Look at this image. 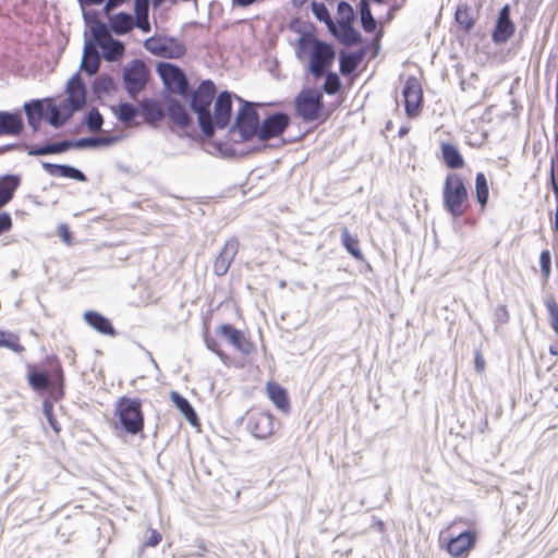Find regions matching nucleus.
<instances>
[{"label":"nucleus","mask_w":558,"mask_h":558,"mask_svg":"<svg viewBox=\"0 0 558 558\" xmlns=\"http://www.w3.org/2000/svg\"><path fill=\"white\" fill-rule=\"evenodd\" d=\"M290 124L286 112L269 113L262 122L257 138L262 142L280 136Z\"/></svg>","instance_id":"10"},{"label":"nucleus","mask_w":558,"mask_h":558,"mask_svg":"<svg viewBox=\"0 0 558 558\" xmlns=\"http://www.w3.org/2000/svg\"><path fill=\"white\" fill-rule=\"evenodd\" d=\"M45 106L47 108V122L56 129L64 125L75 112L72 111V107L65 100L57 106L52 99L45 98Z\"/></svg>","instance_id":"15"},{"label":"nucleus","mask_w":558,"mask_h":558,"mask_svg":"<svg viewBox=\"0 0 558 558\" xmlns=\"http://www.w3.org/2000/svg\"><path fill=\"white\" fill-rule=\"evenodd\" d=\"M88 51H83L80 71L85 72L88 76L97 73L100 64V57L87 58Z\"/></svg>","instance_id":"48"},{"label":"nucleus","mask_w":558,"mask_h":558,"mask_svg":"<svg viewBox=\"0 0 558 558\" xmlns=\"http://www.w3.org/2000/svg\"><path fill=\"white\" fill-rule=\"evenodd\" d=\"M85 124L90 132H97L102 128L104 117L96 107L88 110L85 117Z\"/></svg>","instance_id":"47"},{"label":"nucleus","mask_w":558,"mask_h":558,"mask_svg":"<svg viewBox=\"0 0 558 558\" xmlns=\"http://www.w3.org/2000/svg\"><path fill=\"white\" fill-rule=\"evenodd\" d=\"M160 58L179 59L186 53V47L177 37L163 36Z\"/></svg>","instance_id":"32"},{"label":"nucleus","mask_w":558,"mask_h":558,"mask_svg":"<svg viewBox=\"0 0 558 558\" xmlns=\"http://www.w3.org/2000/svg\"><path fill=\"white\" fill-rule=\"evenodd\" d=\"M323 76L325 77V82L322 86L323 93L330 96L336 95L342 87V82L339 75L330 69L324 73Z\"/></svg>","instance_id":"44"},{"label":"nucleus","mask_w":558,"mask_h":558,"mask_svg":"<svg viewBox=\"0 0 558 558\" xmlns=\"http://www.w3.org/2000/svg\"><path fill=\"white\" fill-rule=\"evenodd\" d=\"M365 48L353 52L341 51L339 54V71L343 76L351 75L365 57Z\"/></svg>","instance_id":"28"},{"label":"nucleus","mask_w":558,"mask_h":558,"mask_svg":"<svg viewBox=\"0 0 558 558\" xmlns=\"http://www.w3.org/2000/svg\"><path fill=\"white\" fill-rule=\"evenodd\" d=\"M66 99L68 104L72 107V111H80L86 106L87 87L80 72H76L66 83Z\"/></svg>","instance_id":"12"},{"label":"nucleus","mask_w":558,"mask_h":558,"mask_svg":"<svg viewBox=\"0 0 558 558\" xmlns=\"http://www.w3.org/2000/svg\"><path fill=\"white\" fill-rule=\"evenodd\" d=\"M23 110L27 118V123L34 132L39 130L43 120L47 121L45 99H32L26 101L23 106Z\"/></svg>","instance_id":"21"},{"label":"nucleus","mask_w":558,"mask_h":558,"mask_svg":"<svg viewBox=\"0 0 558 558\" xmlns=\"http://www.w3.org/2000/svg\"><path fill=\"white\" fill-rule=\"evenodd\" d=\"M545 305L549 314L550 327L558 336V304L554 299H547Z\"/></svg>","instance_id":"52"},{"label":"nucleus","mask_w":558,"mask_h":558,"mask_svg":"<svg viewBox=\"0 0 558 558\" xmlns=\"http://www.w3.org/2000/svg\"><path fill=\"white\" fill-rule=\"evenodd\" d=\"M43 169L53 178L71 179L77 182H87L86 174L78 168L66 163H52L41 161Z\"/></svg>","instance_id":"17"},{"label":"nucleus","mask_w":558,"mask_h":558,"mask_svg":"<svg viewBox=\"0 0 558 558\" xmlns=\"http://www.w3.org/2000/svg\"><path fill=\"white\" fill-rule=\"evenodd\" d=\"M73 141V149H86V148H97V140L96 135L86 136L81 138H74Z\"/></svg>","instance_id":"55"},{"label":"nucleus","mask_w":558,"mask_h":558,"mask_svg":"<svg viewBox=\"0 0 558 558\" xmlns=\"http://www.w3.org/2000/svg\"><path fill=\"white\" fill-rule=\"evenodd\" d=\"M27 375L28 384L33 390L43 392L49 390L53 400H59L64 395V377L61 365H57L51 374L46 371H37L29 366Z\"/></svg>","instance_id":"2"},{"label":"nucleus","mask_w":558,"mask_h":558,"mask_svg":"<svg viewBox=\"0 0 558 558\" xmlns=\"http://www.w3.org/2000/svg\"><path fill=\"white\" fill-rule=\"evenodd\" d=\"M165 106V116L167 114V117L174 125L181 129H187L192 124L193 119L189 113L186 107L183 104H181L175 97H166Z\"/></svg>","instance_id":"13"},{"label":"nucleus","mask_w":558,"mask_h":558,"mask_svg":"<svg viewBox=\"0 0 558 558\" xmlns=\"http://www.w3.org/2000/svg\"><path fill=\"white\" fill-rule=\"evenodd\" d=\"M149 13V0H134V14L135 16L142 15L145 19V15Z\"/></svg>","instance_id":"58"},{"label":"nucleus","mask_w":558,"mask_h":558,"mask_svg":"<svg viewBox=\"0 0 558 558\" xmlns=\"http://www.w3.org/2000/svg\"><path fill=\"white\" fill-rule=\"evenodd\" d=\"M267 391L269 399L281 411L288 412L290 409V401L287 391L277 384H268Z\"/></svg>","instance_id":"34"},{"label":"nucleus","mask_w":558,"mask_h":558,"mask_svg":"<svg viewBox=\"0 0 558 558\" xmlns=\"http://www.w3.org/2000/svg\"><path fill=\"white\" fill-rule=\"evenodd\" d=\"M323 94L314 88H303L294 98V111L304 122L318 120L324 111Z\"/></svg>","instance_id":"6"},{"label":"nucleus","mask_w":558,"mask_h":558,"mask_svg":"<svg viewBox=\"0 0 558 558\" xmlns=\"http://www.w3.org/2000/svg\"><path fill=\"white\" fill-rule=\"evenodd\" d=\"M97 148L109 147L122 140L121 135H96Z\"/></svg>","instance_id":"57"},{"label":"nucleus","mask_w":558,"mask_h":558,"mask_svg":"<svg viewBox=\"0 0 558 558\" xmlns=\"http://www.w3.org/2000/svg\"><path fill=\"white\" fill-rule=\"evenodd\" d=\"M161 542V534L157 530H150L149 535L144 542V546L156 547Z\"/></svg>","instance_id":"62"},{"label":"nucleus","mask_w":558,"mask_h":558,"mask_svg":"<svg viewBox=\"0 0 558 558\" xmlns=\"http://www.w3.org/2000/svg\"><path fill=\"white\" fill-rule=\"evenodd\" d=\"M135 27L140 28L144 33L150 32V23L148 21V15H145V19L142 15L135 16Z\"/></svg>","instance_id":"63"},{"label":"nucleus","mask_w":558,"mask_h":558,"mask_svg":"<svg viewBox=\"0 0 558 558\" xmlns=\"http://www.w3.org/2000/svg\"><path fill=\"white\" fill-rule=\"evenodd\" d=\"M148 71L141 59H133L123 69L122 81L128 94L134 98L145 88Z\"/></svg>","instance_id":"8"},{"label":"nucleus","mask_w":558,"mask_h":558,"mask_svg":"<svg viewBox=\"0 0 558 558\" xmlns=\"http://www.w3.org/2000/svg\"><path fill=\"white\" fill-rule=\"evenodd\" d=\"M442 193L445 209H459L468 197L465 184L457 173L447 175Z\"/></svg>","instance_id":"9"},{"label":"nucleus","mask_w":558,"mask_h":558,"mask_svg":"<svg viewBox=\"0 0 558 558\" xmlns=\"http://www.w3.org/2000/svg\"><path fill=\"white\" fill-rule=\"evenodd\" d=\"M140 114L146 123L154 126L165 118L161 104L154 98H145L140 102Z\"/></svg>","instance_id":"26"},{"label":"nucleus","mask_w":558,"mask_h":558,"mask_svg":"<svg viewBox=\"0 0 558 558\" xmlns=\"http://www.w3.org/2000/svg\"><path fill=\"white\" fill-rule=\"evenodd\" d=\"M24 120L21 110L0 111V136H17L24 130Z\"/></svg>","instance_id":"20"},{"label":"nucleus","mask_w":558,"mask_h":558,"mask_svg":"<svg viewBox=\"0 0 558 558\" xmlns=\"http://www.w3.org/2000/svg\"><path fill=\"white\" fill-rule=\"evenodd\" d=\"M341 243L344 248L356 259H362L363 254L359 247V240L352 235L347 227L341 229Z\"/></svg>","instance_id":"40"},{"label":"nucleus","mask_w":558,"mask_h":558,"mask_svg":"<svg viewBox=\"0 0 558 558\" xmlns=\"http://www.w3.org/2000/svg\"><path fill=\"white\" fill-rule=\"evenodd\" d=\"M171 400L190 423L193 424L194 422L197 421V414L192 404L190 403V401L185 397L181 396L177 391H172Z\"/></svg>","instance_id":"38"},{"label":"nucleus","mask_w":558,"mask_h":558,"mask_svg":"<svg viewBox=\"0 0 558 558\" xmlns=\"http://www.w3.org/2000/svg\"><path fill=\"white\" fill-rule=\"evenodd\" d=\"M329 33L345 46H355L363 40L362 34L353 26V23H335L329 26Z\"/></svg>","instance_id":"23"},{"label":"nucleus","mask_w":558,"mask_h":558,"mask_svg":"<svg viewBox=\"0 0 558 558\" xmlns=\"http://www.w3.org/2000/svg\"><path fill=\"white\" fill-rule=\"evenodd\" d=\"M58 235L61 238V240L70 245L72 243V233L65 223H60L58 226Z\"/></svg>","instance_id":"61"},{"label":"nucleus","mask_w":558,"mask_h":558,"mask_svg":"<svg viewBox=\"0 0 558 558\" xmlns=\"http://www.w3.org/2000/svg\"><path fill=\"white\" fill-rule=\"evenodd\" d=\"M454 21L468 33L474 27L475 24V20L470 13L469 7L466 4L458 5L454 12Z\"/></svg>","instance_id":"43"},{"label":"nucleus","mask_w":558,"mask_h":558,"mask_svg":"<svg viewBox=\"0 0 558 558\" xmlns=\"http://www.w3.org/2000/svg\"><path fill=\"white\" fill-rule=\"evenodd\" d=\"M43 412H44V415L45 417L47 418L50 427L56 432V433H59L60 432V426L58 424V421L57 418L54 417L53 415V407H52V403L45 399L44 402H43Z\"/></svg>","instance_id":"53"},{"label":"nucleus","mask_w":558,"mask_h":558,"mask_svg":"<svg viewBox=\"0 0 558 558\" xmlns=\"http://www.w3.org/2000/svg\"><path fill=\"white\" fill-rule=\"evenodd\" d=\"M320 41L314 34L303 33L298 40L296 57L301 59L304 53L311 54L316 44Z\"/></svg>","instance_id":"42"},{"label":"nucleus","mask_w":558,"mask_h":558,"mask_svg":"<svg viewBox=\"0 0 558 558\" xmlns=\"http://www.w3.org/2000/svg\"><path fill=\"white\" fill-rule=\"evenodd\" d=\"M475 197L481 208H485L488 203L489 187L484 172H477L475 177Z\"/></svg>","instance_id":"37"},{"label":"nucleus","mask_w":558,"mask_h":558,"mask_svg":"<svg viewBox=\"0 0 558 558\" xmlns=\"http://www.w3.org/2000/svg\"><path fill=\"white\" fill-rule=\"evenodd\" d=\"M73 149V141L64 138L58 142H46L43 145L31 146L27 150L28 156H48L60 155Z\"/></svg>","instance_id":"25"},{"label":"nucleus","mask_w":558,"mask_h":558,"mask_svg":"<svg viewBox=\"0 0 558 558\" xmlns=\"http://www.w3.org/2000/svg\"><path fill=\"white\" fill-rule=\"evenodd\" d=\"M171 93L179 94L183 99H186L190 101V95L194 92V89L191 88L189 80L186 75L181 78V82L175 84L173 88L170 90Z\"/></svg>","instance_id":"54"},{"label":"nucleus","mask_w":558,"mask_h":558,"mask_svg":"<svg viewBox=\"0 0 558 558\" xmlns=\"http://www.w3.org/2000/svg\"><path fill=\"white\" fill-rule=\"evenodd\" d=\"M236 100L241 104L234 119L233 125L230 128V132L236 131L240 136V142H247L253 137L258 136L260 119L256 110L255 102L244 100L241 97H236Z\"/></svg>","instance_id":"1"},{"label":"nucleus","mask_w":558,"mask_h":558,"mask_svg":"<svg viewBox=\"0 0 558 558\" xmlns=\"http://www.w3.org/2000/svg\"><path fill=\"white\" fill-rule=\"evenodd\" d=\"M84 319L89 327H92L101 335H116V329L112 326L111 322L99 312L87 311L84 313Z\"/></svg>","instance_id":"29"},{"label":"nucleus","mask_w":558,"mask_h":558,"mask_svg":"<svg viewBox=\"0 0 558 558\" xmlns=\"http://www.w3.org/2000/svg\"><path fill=\"white\" fill-rule=\"evenodd\" d=\"M217 87L214 81L203 80L199 85L190 95L189 107L197 116V123L202 133L209 131V125L205 122V117L210 110L215 100Z\"/></svg>","instance_id":"3"},{"label":"nucleus","mask_w":558,"mask_h":558,"mask_svg":"<svg viewBox=\"0 0 558 558\" xmlns=\"http://www.w3.org/2000/svg\"><path fill=\"white\" fill-rule=\"evenodd\" d=\"M207 550L206 545L203 541H197V551L196 553H186L183 555V558H201L204 556V553Z\"/></svg>","instance_id":"64"},{"label":"nucleus","mask_w":558,"mask_h":558,"mask_svg":"<svg viewBox=\"0 0 558 558\" xmlns=\"http://www.w3.org/2000/svg\"><path fill=\"white\" fill-rule=\"evenodd\" d=\"M541 271L545 278L550 276L551 271V256L550 252L545 250L539 255Z\"/></svg>","instance_id":"56"},{"label":"nucleus","mask_w":558,"mask_h":558,"mask_svg":"<svg viewBox=\"0 0 558 558\" xmlns=\"http://www.w3.org/2000/svg\"><path fill=\"white\" fill-rule=\"evenodd\" d=\"M21 184L19 174H4L0 177V209L13 198Z\"/></svg>","instance_id":"30"},{"label":"nucleus","mask_w":558,"mask_h":558,"mask_svg":"<svg viewBox=\"0 0 558 558\" xmlns=\"http://www.w3.org/2000/svg\"><path fill=\"white\" fill-rule=\"evenodd\" d=\"M402 96L407 116L409 118L416 117L423 101L421 83L416 77L409 76L407 78L402 89Z\"/></svg>","instance_id":"11"},{"label":"nucleus","mask_w":558,"mask_h":558,"mask_svg":"<svg viewBox=\"0 0 558 558\" xmlns=\"http://www.w3.org/2000/svg\"><path fill=\"white\" fill-rule=\"evenodd\" d=\"M476 533L474 531H463L452 536L447 545V551L453 557H462L468 554L475 545Z\"/></svg>","instance_id":"16"},{"label":"nucleus","mask_w":558,"mask_h":558,"mask_svg":"<svg viewBox=\"0 0 558 558\" xmlns=\"http://www.w3.org/2000/svg\"><path fill=\"white\" fill-rule=\"evenodd\" d=\"M336 59L333 46L326 41L316 44L310 54L308 71L315 78L323 77V74L331 69Z\"/></svg>","instance_id":"7"},{"label":"nucleus","mask_w":558,"mask_h":558,"mask_svg":"<svg viewBox=\"0 0 558 558\" xmlns=\"http://www.w3.org/2000/svg\"><path fill=\"white\" fill-rule=\"evenodd\" d=\"M99 45H96L95 41H89L87 39V33H84V48L83 51H88L87 58L100 57L98 52Z\"/></svg>","instance_id":"59"},{"label":"nucleus","mask_w":558,"mask_h":558,"mask_svg":"<svg viewBox=\"0 0 558 558\" xmlns=\"http://www.w3.org/2000/svg\"><path fill=\"white\" fill-rule=\"evenodd\" d=\"M116 412L121 426L126 433L137 435L143 430L144 414L140 399L122 397L118 401Z\"/></svg>","instance_id":"5"},{"label":"nucleus","mask_w":558,"mask_h":558,"mask_svg":"<svg viewBox=\"0 0 558 558\" xmlns=\"http://www.w3.org/2000/svg\"><path fill=\"white\" fill-rule=\"evenodd\" d=\"M140 114V104L137 106L132 102H121L118 106L117 119L124 124H132Z\"/></svg>","instance_id":"39"},{"label":"nucleus","mask_w":558,"mask_h":558,"mask_svg":"<svg viewBox=\"0 0 558 558\" xmlns=\"http://www.w3.org/2000/svg\"><path fill=\"white\" fill-rule=\"evenodd\" d=\"M359 13L362 28L366 33L375 32L377 27V22L372 14L371 3L366 2V0H360Z\"/></svg>","instance_id":"36"},{"label":"nucleus","mask_w":558,"mask_h":558,"mask_svg":"<svg viewBox=\"0 0 558 558\" xmlns=\"http://www.w3.org/2000/svg\"><path fill=\"white\" fill-rule=\"evenodd\" d=\"M239 241L236 238L229 239L220 251L219 255L216 257L214 264V272L221 277L227 274L230 268L232 260L239 251Z\"/></svg>","instance_id":"19"},{"label":"nucleus","mask_w":558,"mask_h":558,"mask_svg":"<svg viewBox=\"0 0 558 558\" xmlns=\"http://www.w3.org/2000/svg\"><path fill=\"white\" fill-rule=\"evenodd\" d=\"M109 31V25L99 20H95L90 23L88 32H86L87 39L89 41H95L96 45H100L102 39H107L106 36Z\"/></svg>","instance_id":"41"},{"label":"nucleus","mask_w":558,"mask_h":558,"mask_svg":"<svg viewBox=\"0 0 558 558\" xmlns=\"http://www.w3.org/2000/svg\"><path fill=\"white\" fill-rule=\"evenodd\" d=\"M218 331L229 341L230 344L243 354H250L252 352V343L246 339L244 333L233 325L223 324L219 327Z\"/></svg>","instance_id":"24"},{"label":"nucleus","mask_w":558,"mask_h":558,"mask_svg":"<svg viewBox=\"0 0 558 558\" xmlns=\"http://www.w3.org/2000/svg\"><path fill=\"white\" fill-rule=\"evenodd\" d=\"M12 227V219L8 211H0V235Z\"/></svg>","instance_id":"60"},{"label":"nucleus","mask_w":558,"mask_h":558,"mask_svg":"<svg viewBox=\"0 0 558 558\" xmlns=\"http://www.w3.org/2000/svg\"><path fill=\"white\" fill-rule=\"evenodd\" d=\"M108 22L110 32L117 36L126 35L135 27L133 16L123 11L108 15Z\"/></svg>","instance_id":"27"},{"label":"nucleus","mask_w":558,"mask_h":558,"mask_svg":"<svg viewBox=\"0 0 558 558\" xmlns=\"http://www.w3.org/2000/svg\"><path fill=\"white\" fill-rule=\"evenodd\" d=\"M441 156L444 163L449 169H460L464 165V159L459 148L451 143L441 144Z\"/></svg>","instance_id":"33"},{"label":"nucleus","mask_w":558,"mask_h":558,"mask_svg":"<svg viewBox=\"0 0 558 558\" xmlns=\"http://www.w3.org/2000/svg\"><path fill=\"white\" fill-rule=\"evenodd\" d=\"M114 88L116 84L113 77L106 73L98 75L92 84V92L97 98L111 93Z\"/></svg>","instance_id":"35"},{"label":"nucleus","mask_w":558,"mask_h":558,"mask_svg":"<svg viewBox=\"0 0 558 558\" xmlns=\"http://www.w3.org/2000/svg\"><path fill=\"white\" fill-rule=\"evenodd\" d=\"M101 48V56L108 62L120 60L125 53V45L117 38L108 37L102 39L99 45Z\"/></svg>","instance_id":"31"},{"label":"nucleus","mask_w":558,"mask_h":558,"mask_svg":"<svg viewBox=\"0 0 558 558\" xmlns=\"http://www.w3.org/2000/svg\"><path fill=\"white\" fill-rule=\"evenodd\" d=\"M163 36H150L144 40V48L156 57H160Z\"/></svg>","instance_id":"50"},{"label":"nucleus","mask_w":558,"mask_h":558,"mask_svg":"<svg viewBox=\"0 0 558 558\" xmlns=\"http://www.w3.org/2000/svg\"><path fill=\"white\" fill-rule=\"evenodd\" d=\"M156 72L162 81L165 88L169 92L185 76L184 71L179 65L166 61H160L156 64Z\"/></svg>","instance_id":"22"},{"label":"nucleus","mask_w":558,"mask_h":558,"mask_svg":"<svg viewBox=\"0 0 558 558\" xmlns=\"http://www.w3.org/2000/svg\"><path fill=\"white\" fill-rule=\"evenodd\" d=\"M549 180L551 190L557 199L556 209H558V150L556 151V158H551L550 160Z\"/></svg>","instance_id":"51"},{"label":"nucleus","mask_w":558,"mask_h":558,"mask_svg":"<svg viewBox=\"0 0 558 558\" xmlns=\"http://www.w3.org/2000/svg\"><path fill=\"white\" fill-rule=\"evenodd\" d=\"M337 13H338L339 17H338L336 24L353 23L355 20V13H354L353 7L344 0H341L338 3Z\"/></svg>","instance_id":"46"},{"label":"nucleus","mask_w":558,"mask_h":558,"mask_svg":"<svg viewBox=\"0 0 558 558\" xmlns=\"http://www.w3.org/2000/svg\"><path fill=\"white\" fill-rule=\"evenodd\" d=\"M236 95L229 90H223L218 94L214 102V112L209 110L205 117V122L209 125V131L202 133L205 137L210 138L214 136L216 129H226L232 118V100L236 99Z\"/></svg>","instance_id":"4"},{"label":"nucleus","mask_w":558,"mask_h":558,"mask_svg":"<svg viewBox=\"0 0 558 558\" xmlns=\"http://www.w3.org/2000/svg\"><path fill=\"white\" fill-rule=\"evenodd\" d=\"M312 12L314 16L319 21L326 24L327 28L332 26L335 22L331 19L330 12L325 3L313 1L311 4Z\"/></svg>","instance_id":"45"},{"label":"nucleus","mask_w":558,"mask_h":558,"mask_svg":"<svg viewBox=\"0 0 558 558\" xmlns=\"http://www.w3.org/2000/svg\"><path fill=\"white\" fill-rule=\"evenodd\" d=\"M513 32L514 24L510 17V8L506 4L499 11L492 38L496 44H504L512 36Z\"/></svg>","instance_id":"18"},{"label":"nucleus","mask_w":558,"mask_h":558,"mask_svg":"<svg viewBox=\"0 0 558 558\" xmlns=\"http://www.w3.org/2000/svg\"><path fill=\"white\" fill-rule=\"evenodd\" d=\"M0 347L8 348L16 353L24 351V347L20 343L19 338L12 333L0 330Z\"/></svg>","instance_id":"49"},{"label":"nucleus","mask_w":558,"mask_h":558,"mask_svg":"<svg viewBox=\"0 0 558 558\" xmlns=\"http://www.w3.org/2000/svg\"><path fill=\"white\" fill-rule=\"evenodd\" d=\"M247 428L255 438L265 439L274 433V417L267 412L254 413L248 417Z\"/></svg>","instance_id":"14"}]
</instances>
